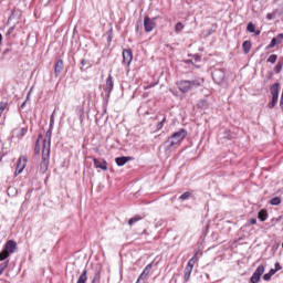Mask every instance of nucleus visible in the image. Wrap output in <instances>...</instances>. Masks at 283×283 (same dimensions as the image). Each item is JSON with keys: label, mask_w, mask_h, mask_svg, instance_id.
<instances>
[{"label": "nucleus", "mask_w": 283, "mask_h": 283, "mask_svg": "<svg viewBox=\"0 0 283 283\" xmlns=\"http://www.w3.org/2000/svg\"><path fill=\"white\" fill-rule=\"evenodd\" d=\"M271 277H272V276H270L269 273H266V274L263 275V280H264L265 282H269V280H271Z\"/></svg>", "instance_id": "nucleus-33"}, {"label": "nucleus", "mask_w": 283, "mask_h": 283, "mask_svg": "<svg viewBox=\"0 0 283 283\" xmlns=\"http://www.w3.org/2000/svg\"><path fill=\"white\" fill-rule=\"evenodd\" d=\"M275 273H277V270L271 269L268 274L273 277V275H275Z\"/></svg>", "instance_id": "nucleus-34"}, {"label": "nucleus", "mask_w": 283, "mask_h": 283, "mask_svg": "<svg viewBox=\"0 0 283 283\" xmlns=\"http://www.w3.org/2000/svg\"><path fill=\"white\" fill-rule=\"evenodd\" d=\"M106 90L107 92H112L114 90V81L112 80V75H108L106 80Z\"/></svg>", "instance_id": "nucleus-15"}, {"label": "nucleus", "mask_w": 283, "mask_h": 283, "mask_svg": "<svg viewBox=\"0 0 283 283\" xmlns=\"http://www.w3.org/2000/svg\"><path fill=\"white\" fill-rule=\"evenodd\" d=\"M186 63H193V61H191V60H186Z\"/></svg>", "instance_id": "nucleus-40"}, {"label": "nucleus", "mask_w": 283, "mask_h": 283, "mask_svg": "<svg viewBox=\"0 0 283 283\" xmlns=\"http://www.w3.org/2000/svg\"><path fill=\"white\" fill-rule=\"evenodd\" d=\"M256 34H260V31H258Z\"/></svg>", "instance_id": "nucleus-45"}, {"label": "nucleus", "mask_w": 283, "mask_h": 283, "mask_svg": "<svg viewBox=\"0 0 283 283\" xmlns=\"http://www.w3.org/2000/svg\"><path fill=\"white\" fill-rule=\"evenodd\" d=\"M129 160H132L130 157H117V158L115 159L116 165H118V167H123L124 165H127V163H128Z\"/></svg>", "instance_id": "nucleus-14"}, {"label": "nucleus", "mask_w": 283, "mask_h": 283, "mask_svg": "<svg viewBox=\"0 0 283 283\" xmlns=\"http://www.w3.org/2000/svg\"><path fill=\"white\" fill-rule=\"evenodd\" d=\"M264 274V265H259L250 279L251 283L260 282V277Z\"/></svg>", "instance_id": "nucleus-8"}, {"label": "nucleus", "mask_w": 283, "mask_h": 283, "mask_svg": "<svg viewBox=\"0 0 283 283\" xmlns=\"http://www.w3.org/2000/svg\"><path fill=\"white\" fill-rule=\"evenodd\" d=\"M85 282H87V270H84L77 280V283H85Z\"/></svg>", "instance_id": "nucleus-17"}, {"label": "nucleus", "mask_w": 283, "mask_h": 283, "mask_svg": "<svg viewBox=\"0 0 283 283\" xmlns=\"http://www.w3.org/2000/svg\"><path fill=\"white\" fill-rule=\"evenodd\" d=\"M41 139V137H39V139L36 140V146H35V153L36 154H41V147H39V140Z\"/></svg>", "instance_id": "nucleus-31"}, {"label": "nucleus", "mask_w": 283, "mask_h": 283, "mask_svg": "<svg viewBox=\"0 0 283 283\" xmlns=\"http://www.w3.org/2000/svg\"><path fill=\"white\" fill-rule=\"evenodd\" d=\"M177 85L180 92L187 93L190 92V90H193V87H200V85H202V80L198 78L195 81H180L177 83Z\"/></svg>", "instance_id": "nucleus-3"}, {"label": "nucleus", "mask_w": 283, "mask_h": 283, "mask_svg": "<svg viewBox=\"0 0 283 283\" xmlns=\"http://www.w3.org/2000/svg\"><path fill=\"white\" fill-rule=\"evenodd\" d=\"M191 271H193V270H191V268L185 269V275H184L185 282H189V279L191 277Z\"/></svg>", "instance_id": "nucleus-18"}, {"label": "nucleus", "mask_w": 283, "mask_h": 283, "mask_svg": "<svg viewBox=\"0 0 283 283\" xmlns=\"http://www.w3.org/2000/svg\"><path fill=\"white\" fill-rule=\"evenodd\" d=\"M50 120H51V123H54V114L51 115Z\"/></svg>", "instance_id": "nucleus-39"}, {"label": "nucleus", "mask_w": 283, "mask_h": 283, "mask_svg": "<svg viewBox=\"0 0 283 283\" xmlns=\"http://www.w3.org/2000/svg\"><path fill=\"white\" fill-rule=\"evenodd\" d=\"M266 19H268L269 21H271V19H273V14H272V13H268V14H266Z\"/></svg>", "instance_id": "nucleus-37"}, {"label": "nucleus", "mask_w": 283, "mask_h": 283, "mask_svg": "<svg viewBox=\"0 0 283 283\" xmlns=\"http://www.w3.org/2000/svg\"><path fill=\"white\" fill-rule=\"evenodd\" d=\"M17 252V242L14 240H9L3 250L0 252V262H3V260H8L12 253Z\"/></svg>", "instance_id": "nucleus-2"}, {"label": "nucleus", "mask_w": 283, "mask_h": 283, "mask_svg": "<svg viewBox=\"0 0 283 283\" xmlns=\"http://www.w3.org/2000/svg\"><path fill=\"white\" fill-rule=\"evenodd\" d=\"M144 28L146 32H151V30L156 28V23L154 22V20H151V18H146L144 21Z\"/></svg>", "instance_id": "nucleus-10"}, {"label": "nucleus", "mask_w": 283, "mask_h": 283, "mask_svg": "<svg viewBox=\"0 0 283 283\" xmlns=\"http://www.w3.org/2000/svg\"><path fill=\"white\" fill-rule=\"evenodd\" d=\"M1 41H3V35L0 34V43H1Z\"/></svg>", "instance_id": "nucleus-41"}, {"label": "nucleus", "mask_w": 283, "mask_h": 283, "mask_svg": "<svg viewBox=\"0 0 283 283\" xmlns=\"http://www.w3.org/2000/svg\"><path fill=\"white\" fill-rule=\"evenodd\" d=\"M52 149V130H48L45 138L43 139V149H42V161L40 169L43 174L48 171V166L50 165V150Z\"/></svg>", "instance_id": "nucleus-1"}, {"label": "nucleus", "mask_w": 283, "mask_h": 283, "mask_svg": "<svg viewBox=\"0 0 283 283\" xmlns=\"http://www.w3.org/2000/svg\"><path fill=\"white\" fill-rule=\"evenodd\" d=\"M282 249H283V242H282Z\"/></svg>", "instance_id": "nucleus-46"}, {"label": "nucleus", "mask_w": 283, "mask_h": 283, "mask_svg": "<svg viewBox=\"0 0 283 283\" xmlns=\"http://www.w3.org/2000/svg\"><path fill=\"white\" fill-rule=\"evenodd\" d=\"M138 220H140V217H135L129 219L128 224L132 227V224H136V222H138Z\"/></svg>", "instance_id": "nucleus-27"}, {"label": "nucleus", "mask_w": 283, "mask_h": 283, "mask_svg": "<svg viewBox=\"0 0 283 283\" xmlns=\"http://www.w3.org/2000/svg\"><path fill=\"white\" fill-rule=\"evenodd\" d=\"M266 218H269V213L266 212V210H261L259 212V220H261V222H264V220H266Z\"/></svg>", "instance_id": "nucleus-20"}, {"label": "nucleus", "mask_w": 283, "mask_h": 283, "mask_svg": "<svg viewBox=\"0 0 283 283\" xmlns=\"http://www.w3.org/2000/svg\"><path fill=\"white\" fill-rule=\"evenodd\" d=\"M271 95H272V101L271 103L268 104V107L270 109H273L275 105H277V101L280 98V84L275 83L271 86Z\"/></svg>", "instance_id": "nucleus-5"}, {"label": "nucleus", "mask_w": 283, "mask_h": 283, "mask_svg": "<svg viewBox=\"0 0 283 283\" xmlns=\"http://www.w3.org/2000/svg\"><path fill=\"white\" fill-rule=\"evenodd\" d=\"M9 264H10V261H6V262L0 264V275L3 274V271H6V269H8Z\"/></svg>", "instance_id": "nucleus-21"}, {"label": "nucleus", "mask_w": 283, "mask_h": 283, "mask_svg": "<svg viewBox=\"0 0 283 283\" xmlns=\"http://www.w3.org/2000/svg\"><path fill=\"white\" fill-rule=\"evenodd\" d=\"M248 32H255V25L251 22L248 24Z\"/></svg>", "instance_id": "nucleus-30"}, {"label": "nucleus", "mask_w": 283, "mask_h": 283, "mask_svg": "<svg viewBox=\"0 0 283 283\" xmlns=\"http://www.w3.org/2000/svg\"><path fill=\"white\" fill-rule=\"evenodd\" d=\"M27 165H28V157L21 156L18 160L14 176H19V174H22L23 169H25Z\"/></svg>", "instance_id": "nucleus-6"}, {"label": "nucleus", "mask_w": 283, "mask_h": 283, "mask_svg": "<svg viewBox=\"0 0 283 283\" xmlns=\"http://www.w3.org/2000/svg\"><path fill=\"white\" fill-rule=\"evenodd\" d=\"M195 264H196V259L192 258V259L189 260V262H188L186 269H190V270L193 271V265H195Z\"/></svg>", "instance_id": "nucleus-24"}, {"label": "nucleus", "mask_w": 283, "mask_h": 283, "mask_svg": "<svg viewBox=\"0 0 283 283\" xmlns=\"http://www.w3.org/2000/svg\"><path fill=\"white\" fill-rule=\"evenodd\" d=\"M21 132H22V135L25 134V128H22Z\"/></svg>", "instance_id": "nucleus-42"}, {"label": "nucleus", "mask_w": 283, "mask_h": 283, "mask_svg": "<svg viewBox=\"0 0 283 283\" xmlns=\"http://www.w3.org/2000/svg\"><path fill=\"white\" fill-rule=\"evenodd\" d=\"M21 107H25V102H24V103H22Z\"/></svg>", "instance_id": "nucleus-43"}, {"label": "nucleus", "mask_w": 283, "mask_h": 283, "mask_svg": "<svg viewBox=\"0 0 283 283\" xmlns=\"http://www.w3.org/2000/svg\"><path fill=\"white\" fill-rule=\"evenodd\" d=\"M150 271H151V264L146 265L143 273L139 275L137 283H140V282L147 280V275H149Z\"/></svg>", "instance_id": "nucleus-12"}, {"label": "nucleus", "mask_w": 283, "mask_h": 283, "mask_svg": "<svg viewBox=\"0 0 283 283\" xmlns=\"http://www.w3.org/2000/svg\"><path fill=\"white\" fill-rule=\"evenodd\" d=\"M189 198H191V192H184L179 199L180 200H189Z\"/></svg>", "instance_id": "nucleus-25"}, {"label": "nucleus", "mask_w": 283, "mask_h": 283, "mask_svg": "<svg viewBox=\"0 0 283 283\" xmlns=\"http://www.w3.org/2000/svg\"><path fill=\"white\" fill-rule=\"evenodd\" d=\"M242 48L243 52H245V54H249V52H251V42L244 41Z\"/></svg>", "instance_id": "nucleus-19"}, {"label": "nucleus", "mask_w": 283, "mask_h": 283, "mask_svg": "<svg viewBox=\"0 0 283 283\" xmlns=\"http://www.w3.org/2000/svg\"><path fill=\"white\" fill-rule=\"evenodd\" d=\"M85 64V60H82V65Z\"/></svg>", "instance_id": "nucleus-44"}, {"label": "nucleus", "mask_w": 283, "mask_h": 283, "mask_svg": "<svg viewBox=\"0 0 283 283\" xmlns=\"http://www.w3.org/2000/svg\"><path fill=\"white\" fill-rule=\"evenodd\" d=\"M92 283H101V273L97 272V273L95 274V276H94Z\"/></svg>", "instance_id": "nucleus-28"}, {"label": "nucleus", "mask_w": 283, "mask_h": 283, "mask_svg": "<svg viewBox=\"0 0 283 283\" xmlns=\"http://www.w3.org/2000/svg\"><path fill=\"white\" fill-rule=\"evenodd\" d=\"M275 61H277V55H275V54L270 55L268 59L269 63H275Z\"/></svg>", "instance_id": "nucleus-26"}, {"label": "nucleus", "mask_w": 283, "mask_h": 283, "mask_svg": "<svg viewBox=\"0 0 283 283\" xmlns=\"http://www.w3.org/2000/svg\"><path fill=\"white\" fill-rule=\"evenodd\" d=\"M165 125V119H163L160 123L157 124V129H163V126Z\"/></svg>", "instance_id": "nucleus-32"}, {"label": "nucleus", "mask_w": 283, "mask_h": 283, "mask_svg": "<svg viewBox=\"0 0 283 283\" xmlns=\"http://www.w3.org/2000/svg\"><path fill=\"white\" fill-rule=\"evenodd\" d=\"M94 166L96 169H102V171H107V161L98 160L96 158L93 159Z\"/></svg>", "instance_id": "nucleus-11"}, {"label": "nucleus", "mask_w": 283, "mask_h": 283, "mask_svg": "<svg viewBox=\"0 0 283 283\" xmlns=\"http://www.w3.org/2000/svg\"><path fill=\"white\" fill-rule=\"evenodd\" d=\"M61 72H63V60L55 63V74H61Z\"/></svg>", "instance_id": "nucleus-16"}, {"label": "nucleus", "mask_w": 283, "mask_h": 283, "mask_svg": "<svg viewBox=\"0 0 283 283\" xmlns=\"http://www.w3.org/2000/svg\"><path fill=\"white\" fill-rule=\"evenodd\" d=\"M187 136V130L180 129L177 133L172 134V136L167 140L168 147H175V145H178V143H182L185 140V137Z\"/></svg>", "instance_id": "nucleus-4"}, {"label": "nucleus", "mask_w": 283, "mask_h": 283, "mask_svg": "<svg viewBox=\"0 0 283 283\" xmlns=\"http://www.w3.org/2000/svg\"><path fill=\"white\" fill-rule=\"evenodd\" d=\"M275 71H276L277 73H280V72L282 71L281 64H277V65L275 66Z\"/></svg>", "instance_id": "nucleus-35"}, {"label": "nucleus", "mask_w": 283, "mask_h": 283, "mask_svg": "<svg viewBox=\"0 0 283 283\" xmlns=\"http://www.w3.org/2000/svg\"><path fill=\"white\" fill-rule=\"evenodd\" d=\"M282 41H283V33H280V34H277V36L272 39V41L268 48L272 49L276 45H280V43H282Z\"/></svg>", "instance_id": "nucleus-13"}, {"label": "nucleus", "mask_w": 283, "mask_h": 283, "mask_svg": "<svg viewBox=\"0 0 283 283\" xmlns=\"http://www.w3.org/2000/svg\"><path fill=\"white\" fill-rule=\"evenodd\" d=\"M282 266H280V263H275V271H281Z\"/></svg>", "instance_id": "nucleus-36"}, {"label": "nucleus", "mask_w": 283, "mask_h": 283, "mask_svg": "<svg viewBox=\"0 0 283 283\" xmlns=\"http://www.w3.org/2000/svg\"><path fill=\"white\" fill-rule=\"evenodd\" d=\"M280 202H282V199H280L279 197H275L270 200V205H273V206H277L280 205Z\"/></svg>", "instance_id": "nucleus-23"}, {"label": "nucleus", "mask_w": 283, "mask_h": 283, "mask_svg": "<svg viewBox=\"0 0 283 283\" xmlns=\"http://www.w3.org/2000/svg\"><path fill=\"white\" fill-rule=\"evenodd\" d=\"M212 78L217 85H220L224 81V72L220 69H214L212 71Z\"/></svg>", "instance_id": "nucleus-7"}, {"label": "nucleus", "mask_w": 283, "mask_h": 283, "mask_svg": "<svg viewBox=\"0 0 283 283\" xmlns=\"http://www.w3.org/2000/svg\"><path fill=\"white\" fill-rule=\"evenodd\" d=\"M123 59H124L125 65H130L132 61L134 59V55L132 54V51L130 50H124L123 51Z\"/></svg>", "instance_id": "nucleus-9"}, {"label": "nucleus", "mask_w": 283, "mask_h": 283, "mask_svg": "<svg viewBox=\"0 0 283 283\" xmlns=\"http://www.w3.org/2000/svg\"><path fill=\"white\" fill-rule=\"evenodd\" d=\"M182 30H185V25L181 24V22H178L175 27V32H177V34H178V33L182 32Z\"/></svg>", "instance_id": "nucleus-22"}, {"label": "nucleus", "mask_w": 283, "mask_h": 283, "mask_svg": "<svg viewBox=\"0 0 283 283\" xmlns=\"http://www.w3.org/2000/svg\"><path fill=\"white\" fill-rule=\"evenodd\" d=\"M6 107H8V104L1 102V103H0V116H1V114H3V112L6 111Z\"/></svg>", "instance_id": "nucleus-29"}, {"label": "nucleus", "mask_w": 283, "mask_h": 283, "mask_svg": "<svg viewBox=\"0 0 283 283\" xmlns=\"http://www.w3.org/2000/svg\"><path fill=\"white\" fill-rule=\"evenodd\" d=\"M255 222H258V220H255V219L250 220V224H255Z\"/></svg>", "instance_id": "nucleus-38"}]
</instances>
